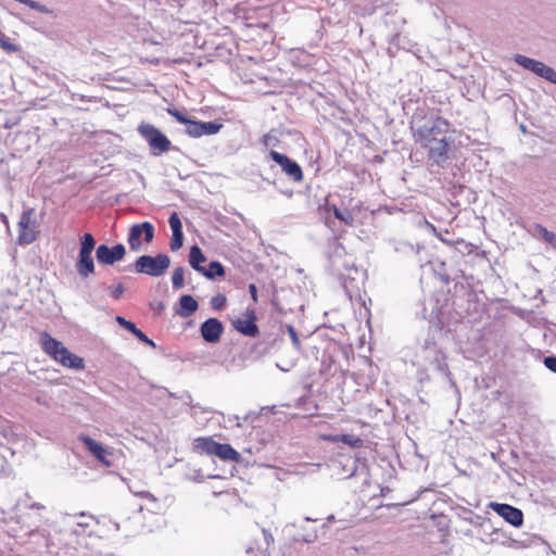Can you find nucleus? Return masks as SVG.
<instances>
[{
  "label": "nucleus",
  "instance_id": "32",
  "mask_svg": "<svg viewBox=\"0 0 556 556\" xmlns=\"http://www.w3.org/2000/svg\"><path fill=\"white\" fill-rule=\"evenodd\" d=\"M430 229H431V232L433 233V236H435L443 243H445L447 245H453L454 244L451 240L446 239L445 236H442V233L439 232L433 225L430 226Z\"/></svg>",
  "mask_w": 556,
  "mask_h": 556
},
{
  "label": "nucleus",
  "instance_id": "12",
  "mask_svg": "<svg viewBox=\"0 0 556 556\" xmlns=\"http://www.w3.org/2000/svg\"><path fill=\"white\" fill-rule=\"evenodd\" d=\"M125 254V247L121 243L115 244L114 247L100 244L96 250L98 262L104 265H113L114 263L122 261Z\"/></svg>",
  "mask_w": 556,
  "mask_h": 556
},
{
  "label": "nucleus",
  "instance_id": "2",
  "mask_svg": "<svg viewBox=\"0 0 556 556\" xmlns=\"http://www.w3.org/2000/svg\"><path fill=\"white\" fill-rule=\"evenodd\" d=\"M40 345L47 355L62 366L76 370L85 368V362L81 357L71 353L61 341L46 331L40 334Z\"/></svg>",
  "mask_w": 556,
  "mask_h": 556
},
{
  "label": "nucleus",
  "instance_id": "22",
  "mask_svg": "<svg viewBox=\"0 0 556 556\" xmlns=\"http://www.w3.org/2000/svg\"><path fill=\"white\" fill-rule=\"evenodd\" d=\"M329 211H332L336 218L340 219L342 223H344L346 226H354V217L351 211L345 210L341 211L337 205H332L328 208Z\"/></svg>",
  "mask_w": 556,
  "mask_h": 556
},
{
  "label": "nucleus",
  "instance_id": "6",
  "mask_svg": "<svg viewBox=\"0 0 556 556\" xmlns=\"http://www.w3.org/2000/svg\"><path fill=\"white\" fill-rule=\"evenodd\" d=\"M170 263L166 254L156 256L141 255L135 263V270L138 274H146L152 277H159L165 273Z\"/></svg>",
  "mask_w": 556,
  "mask_h": 556
},
{
  "label": "nucleus",
  "instance_id": "34",
  "mask_svg": "<svg viewBox=\"0 0 556 556\" xmlns=\"http://www.w3.org/2000/svg\"><path fill=\"white\" fill-rule=\"evenodd\" d=\"M273 141H277V139L270 132L265 134L262 138V142L264 143L265 147H269L273 143Z\"/></svg>",
  "mask_w": 556,
  "mask_h": 556
},
{
  "label": "nucleus",
  "instance_id": "4",
  "mask_svg": "<svg viewBox=\"0 0 556 556\" xmlns=\"http://www.w3.org/2000/svg\"><path fill=\"white\" fill-rule=\"evenodd\" d=\"M96 248V240L89 232L79 237V253L75 263V268L78 275L83 278H88L94 273V262L92 252Z\"/></svg>",
  "mask_w": 556,
  "mask_h": 556
},
{
  "label": "nucleus",
  "instance_id": "25",
  "mask_svg": "<svg viewBox=\"0 0 556 556\" xmlns=\"http://www.w3.org/2000/svg\"><path fill=\"white\" fill-rule=\"evenodd\" d=\"M536 230L541 238L556 249V233L547 230L545 227L538 225Z\"/></svg>",
  "mask_w": 556,
  "mask_h": 556
},
{
  "label": "nucleus",
  "instance_id": "3",
  "mask_svg": "<svg viewBox=\"0 0 556 556\" xmlns=\"http://www.w3.org/2000/svg\"><path fill=\"white\" fill-rule=\"evenodd\" d=\"M166 112L178 123L186 125V134L192 138L215 135L223 128V124L218 122L193 121L188 117L186 112L173 106L167 108Z\"/></svg>",
  "mask_w": 556,
  "mask_h": 556
},
{
  "label": "nucleus",
  "instance_id": "10",
  "mask_svg": "<svg viewBox=\"0 0 556 556\" xmlns=\"http://www.w3.org/2000/svg\"><path fill=\"white\" fill-rule=\"evenodd\" d=\"M515 60L525 68L530 70L531 72L547 79L548 81L556 84V71L545 65L543 62L530 59L521 54H517Z\"/></svg>",
  "mask_w": 556,
  "mask_h": 556
},
{
  "label": "nucleus",
  "instance_id": "20",
  "mask_svg": "<svg viewBox=\"0 0 556 556\" xmlns=\"http://www.w3.org/2000/svg\"><path fill=\"white\" fill-rule=\"evenodd\" d=\"M178 315L182 318L191 316L199 307L197 300L191 295H182L179 300Z\"/></svg>",
  "mask_w": 556,
  "mask_h": 556
},
{
  "label": "nucleus",
  "instance_id": "5",
  "mask_svg": "<svg viewBox=\"0 0 556 556\" xmlns=\"http://www.w3.org/2000/svg\"><path fill=\"white\" fill-rule=\"evenodd\" d=\"M39 235V223L33 207L25 208L17 223V242L20 245H28L35 242Z\"/></svg>",
  "mask_w": 556,
  "mask_h": 556
},
{
  "label": "nucleus",
  "instance_id": "21",
  "mask_svg": "<svg viewBox=\"0 0 556 556\" xmlns=\"http://www.w3.org/2000/svg\"><path fill=\"white\" fill-rule=\"evenodd\" d=\"M205 261L206 257L203 254L202 250L198 245H192L190 248L189 254V263L191 267L202 274L204 267L201 266V264L204 263Z\"/></svg>",
  "mask_w": 556,
  "mask_h": 556
},
{
  "label": "nucleus",
  "instance_id": "9",
  "mask_svg": "<svg viewBox=\"0 0 556 556\" xmlns=\"http://www.w3.org/2000/svg\"><path fill=\"white\" fill-rule=\"evenodd\" d=\"M269 156L281 166L282 172L293 181L301 182L303 180L304 175L301 166L289 156L275 150L269 152Z\"/></svg>",
  "mask_w": 556,
  "mask_h": 556
},
{
  "label": "nucleus",
  "instance_id": "23",
  "mask_svg": "<svg viewBox=\"0 0 556 556\" xmlns=\"http://www.w3.org/2000/svg\"><path fill=\"white\" fill-rule=\"evenodd\" d=\"M225 274L224 267L219 262H211L208 268L204 267L202 275L206 278L213 279L216 276H223Z\"/></svg>",
  "mask_w": 556,
  "mask_h": 556
},
{
  "label": "nucleus",
  "instance_id": "17",
  "mask_svg": "<svg viewBox=\"0 0 556 556\" xmlns=\"http://www.w3.org/2000/svg\"><path fill=\"white\" fill-rule=\"evenodd\" d=\"M320 440L339 443L342 442L352 448H361L364 446V440L354 434H320Z\"/></svg>",
  "mask_w": 556,
  "mask_h": 556
},
{
  "label": "nucleus",
  "instance_id": "14",
  "mask_svg": "<svg viewBox=\"0 0 556 556\" xmlns=\"http://www.w3.org/2000/svg\"><path fill=\"white\" fill-rule=\"evenodd\" d=\"M200 332L205 342L217 343L224 332V326L219 319L212 317L201 325Z\"/></svg>",
  "mask_w": 556,
  "mask_h": 556
},
{
  "label": "nucleus",
  "instance_id": "35",
  "mask_svg": "<svg viewBox=\"0 0 556 556\" xmlns=\"http://www.w3.org/2000/svg\"><path fill=\"white\" fill-rule=\"evenodd\" d=\"M249 292L251 294V298H252L253 302L256 303L258 298H257V288H256V286L254 283H251L249 286Z\"/></svg>",
  "mask_w": 556,
  "mask_h": 556
},
{
  "label": "nucleus",
  "instance_id": "33",
  "mask_svg": "<svg viewBox=\"0 0 556 556\" xmlns=\"http://www.w3.org/2000/svg\"><path fill=\"white\" fill-rule=\"evenodd\" d=\"M544 365L553 372L556 374V356H546L544 358Z\"/></svg>",
  "mask_w": 556,
  "mask_h": 556
},
{
  "label": "nucleus",
  "instance_id": "7",
  "mask_svg": "<svg viewBox=\"0 0 556 556\" xmlns=\"http://www.w3.org/2000/svg\"><path fill=\"white\" fill-rule=\"evenodd\" d=\"M138 132L149 143L154 154L167 152L172 147L170 140L154 125L141 123L138 127Z\"/></svg>",
  "mask_w": 556,
  "mask_h": 556
},
{
  "label": "nucleus",
  "instance_id": "26",
  "mask_svg": "<svg viewBox=\"0 0 556 556\" xmlns=\"http://www.w3.org/2000/svg\"><path fill=\"white\" fill-rule=\"evenodd\" d=\"M115 320L119 326H122L132 334L138 330L137 326L132 321L127 320L123 316H116Z\"/></svg>",
  "mask_w": 556,
  "mask_h": 556
},
{
  "label": "nucleus",
  "instance_id": "19",
  "mask_svg": "<svg viewBox=\"0 0 556 556\" xmlns=\"http://www.w3.org/2000/svg\"><path fill=\"white\" fill-rule=\"evenodd\" d=\"M214 456L220 458L222 460L235 462L238 463L241 459L240 453L237 452L230 444L218 443L216 445Z\"/></svg>",
  "mask_w": 556,
  "mask_h": 556
},
{
  "label": "nucleus",
  "instance_id": "31",
  "mask_svg": "<svg viewBox=\"0 0 556 556\" xmlns=\"http://www.w3.org/2000/svg\"><path fill=\"white\" fill-rule=\"evenodd\" d=\"M288 332L290 334V338L292 340V343L293 345L296 348V349H300L301 346V342H300V339H299V336L295 331V329L292 327V326H289L288 328Z\"/></svg>",
  "mask_w": 556,
  "mask_h": 556
},
{
  "label": "nucleus",
  "instance_id": "27",
  "mask_svg": "<svg viewBox=\"0 0 556 556\" xmlns=\"http://www.w3.org/2000/svg\"><path fill=\"white\" fill-rule=\"evenodd\" d=\"M227 299L224 294H217L212 298L211 305L214 309L220 311L226 306Z\"/></svg>",
  "mask_w": 556,
  "mask_h": 556
},
{
  "label": "nucleus",
  "instance_id": "13",
  "mask_svg": "<svg viewBox=\"0 0 556 556\" xmlns=\"http://www.w3.org/2000/svg\"><path fill=\"white\" fill-rule=\"evenodd\" d=\"M489 507L495 511L498 516L504 518L508 523L514 527H520L523 523V514L522 511L514 507L509 504H502L496 502H491Z\"/></svg>",
  "mask_w": 556,
  "mask_h": 556
},
{
  "label": "nucleus",
  "instance_id": "30",
  "mask_svg": "<svg viewBox=\"0 0 556 556\" xmlns=\"http://www.w3.org/2000/svg\"><path fill=\"white\" fill-rule=\"evenodd\" d=\"M134 336L141 342L150 345V346H155V343L150 339L148 338L139 328L138 330L134 333Z\"/></svg>",
  "mask_w": 556,
  "mask_h": 556
},
{
  "label": "nucleus",
  "instance_id": "15",
  "mask_svg": "<svg viewBox=\"0 0 556 556\" xmlns=\"http://www.w3.org/2000/svg\"><path fill=\"white\" fill-rule=\"evenodd\" d=\"M78 440L85 445L89 453L96 457L98 462L105 465L106 467L111 466V460L108 458V456L112 455L111 452H109L100 443L86 434H79Z\"/></svg>",
  "mask_w": 556,
  "mask_h": 556
},
{
  "label": "nucleus",
  "instance_id": "16",
  "mask_svg": "<svg viewBox=\"0 0 556 556\" xmlns=\"http://www.w3.org/2000/svg\"><path fill=\"white\" fill-rule=\"evenodd\" d=\"M172 229L170 250L177 251L182 247L184 233L181 220L176 212H174L168 219Z\"/></svg>",
  "mask_w": 556,
  "mask_h": 556
},
{
  "label": "nucleus",
  "instance_id": "1",
  "mask_svg": "<svg viewBox=\"0 0 556 556\" xmlns=\"http://www.w3.org/2000/svg\"><path fill=\"white\" fill-rule=\"evenodd\" d=\"M425 123L413 129L415 142L428 151L429 160L440 164L447 159L451 124L442 116L424 118Z\"/></svg>",
  "mask_w": 556,
  "mask_h": 556
},
{
  "label": "nucleus",
  "instance_id": "8",
  "mask_svg": "<svg viewBox=\"0 0 556 556\" xmlns=\"http://www.w3.org/2000/svg\"><path fill=\"white\" fill-rule=\"evenodd\" d=\"M154 238V226L150 222L135 224L130 227L127 242L132 251H139L142 243H150Z\"/></svg>",
  "mask_w": 556,
  "mask_h": 556
},
{
  "label": "nucleus",
  "instance_id": "36",
  "mask_svg": "<svg viewBox=\"0 0 556 556\" xmlns=\"http://www.w3.org/2000/svg\"><path fill=\"white\" fill-rule=\"evenodd\" d=\"M316 539H317V535L315 533H309V534L303 536V540L305 542H314Z\"/></svg>",
  "mask_w": 556,
  "mask_h": 556
},
{
  "label": "nucleus",
  "instance_id": "29",
  "mask_svg": "<svg viewBox=\"0 0 556 556\" xmlns=\"http://www.w3.org/2000/svg\"><path fill=\"white\" fill-rule=\"evenodd\" d=\"M109 289L111 290L112 296L115 300H118L125 291L124 286L121 282L116 286L110 287Z\"/></svg>",
  "mask_w": 556,
  "mask_h": 556
},
{
  "label": "nucleus",
  "instance_id": "11",
  "mask_svg": "<svg viewBox=\"0 0 556 556\" xmlns=\"http://www.w3.org/2000/svg\"><path fill=\"white\" fill-rule=\"evenodd\" d=\"M257 316L254 309L247 308L243 317L237 318L232 321V327L240 333L255 338L260 334L256 325Z\"/></svg>",
  "mask_w": 556,
  "mask_h": 556
},
{
  "label": "nucleus",
  "instance_id": "24",
  "mask_svg": "<svg viewBox=\"0 0 556 556\" xmlns=\"http://www.w3.org/2000/svg\"><path fill=\"white\" fill-rule=\"evenodd\" d=\"M172 283L175 290H179L185 286V269L176 267L172 275Z\"/></svg>",
  "mask_w": 556,
  "mask_h": 556
},
{
  "label": "nucleus",
  "instance_id": "18",
  "mask_svg": "<svg viewBox=\"0 0 556 556\" xmlns=\"http://www.w3.org/2000/svg\"><path fill=\"white\" fill-rule=\"evenodd\" d=\"M217 442L211 437H199L192 442V450L199 455L214 456Z\"/></svg>",
  "mask_w": 556,
  "mask_h": 556
},
{
  "label": "nucleus",
  "instance_id": "28",
  "mask_svg": "<svg viewBox=\"0 0 556 556\" xmlns=\"http://www.w3.org/2000/svg\"><path fill=\"white\" fill-rule=\"evenodd\" d=\"M0 47L7 52H15L17 49L15 45L11 43L4 34L0 31Z\"/></svg>",
  "mask_w": 556,
  "mask_h": 556
}]
</instances>
